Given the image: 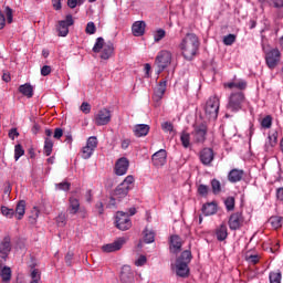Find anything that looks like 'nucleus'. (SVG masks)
Wrapping results in <instances>:
<instances>
[{
    "instance_id": "nucleus-1",
    "label": "nucleus",
    "mask_w": 283,
    "mask_h": 283,
    "mask_svg": "<svg viewBox=\"0 0 283 283\" xmlns=\"http://www.w3.org/2000/svg\"><path fill=\"white\" fill-rule=\"evenodd\" d=\"M181 54L186 61H192L200 50V40L195 33H188L180 43Z\"/></svg>"
},
{
    "instance_id": "nucleus-2",
    "label": "nucleus",
    "mask_w": 283,
    "mask_h": 283,
    "mask_svg": "<svg viewBox=\"0 0 283 283\" xmlns=\"http://www.w3.org/2000/svg\"><path fill=\"white\" fill-rule=\"evenodd\" d=\"M193 255L190 250H185L178 258V277H189L191 270L189 269V264H191V260Z\"/></svg>"
},
{
    "instance_id": "nucleus-3",
    "label": "nucleus",
    "mask_w": 283,
    "mask_h": 283,
    "mask_svg": "<svg viewBox=\"0 0 283 283\" xmlns=\"http://www.w3.org/2000/svg\"><path fill=\"white\" fill-rule=\"evenodd\" d=\"M220 112V98L218 96H211L206 102L205 114L208 120H216L218 113Z\"/></svg>"
},
{
    "instance_id": "nucleus-4",
    "label": "nucleus",
    "mask_w": 283,
    "mask_h": 283,
    "mask_svg": "<svg viewBox=\"0 0 283 283\" xmlns=\"http://www.w3.org/2000/svg\"><path fill=\"white\" fill-rule=\"evenodd\" d=\"M169 253L171 255V271L178 275V237L171 234L168 239Z\"/></svg>"
},
{
    "instance_id": "nucleus-5",
    "label": "nucleus",
    "mask_w": 283,
    "mask_h": 283,
    "mask_svg": "<svg viewBox=\"0 0 283 283\" xmlns=\"http://www.w3.org/2000/svg\"><path fill=\"white\" fill-rule=\"evenodd\" d=\"M155 65H157V74L165 72L171 65V52L167 50L159 51L155 59Z\"/></svg>"
},
{
    "instance_id": "nucleus-6",
    "label": "nucleus",
    "mask_w": 283,
    "mask_h": 283,
    "mask_svg": "<svg viewBox=\"0 0 283 283\" xmlns=\"http://www.w3.org/2000/svg\"><path fill=\"white\" fill-rule=\"evenodd\" d=\"M130 189H134V176L132 175L127 176L124 181L115 188L114 196L120 200L129 193Z\"/></svg>"
},
{
    "instance_id": "nucleus-7",
    "label": "nucleus",
    "mask_w": 283,
    "mask_h": 283,
    "mask_svg": "<svg viewBox=\"0 0 283 283\" xmlns=\"http://www.w3.org/2000/svg\"><path fill=\"white\" fill-rule=\"evenodd\" d=\"M245 101H247V97L244 96V93L242 92L232 93L229 97L227 109H229L230 112H240Z\"/></svg>"
},
{
    "instance_id": "nucleus-8",
    "label": "nucleus",
    "mask_w": 283,
    "mask_h": 283,
    "mask_svg": "<svg viewBox=\"0 0 283 283\" xmlns=\"http://www.w3.org/2000/svg\"><path fill=\"white\" fill-rule=\"evenodd\" d=\"M280 61H282V52H280V49L275 48L265 52V63L269 70H275L277 65H280Z\"/></svg>"
},
{
    "instance_id": "nucleus-9",
    "label": "nucleus",
    "mask_w": 283,
    "mask_h": 283,
    "mask_svg": "<svg viewBox=\"0 0 283 283\" xmlns=\"http://www.w3.org/2000/svg\"><path fill=\"white\" fill-rule=\"evenodd\" d=\"M96 147H98V139L96 138V136L88 137L86 146H84L81 151L82 158L84 160L92 158V154H94Z\"/></svg>"
},
{
    "instance_id": "nucleus-10",
    "label": "nucleus",
    "mask_w": 283,
    "mask_h": 283,
    "mask_svg": "<svg viewBox=\"0 0 283 283\" xmlns=\"http://www.w3.org/2000/svg\"><path fill=\"white\" fill-rule=\"evenodd\" d=\"M115 223L119 231H127L132 229V219H129V214L127 212L118 211Z\"/></svg>"
},
{
    "instance_id": "nucleus-11",
    "label": "nucleus",
    "mask_w": 283,
    "mask_h": 283,
    "mask_svg": "<svg viewBox=\"0 0 283 283\" xmlns=\"http://www.w3.org/2000/svg\"><path fill=\"white\" fill-rule=\"evenodd\" d=\"M228 226L231 231H238L244 227V216L242 212H233L229 220H228Z\"/></svg>"
},
{
    "instance_id": "nucleus-12",
    "label": "nucleus",
    "mask_w": 283,
    "mask_h": 283,
    "mask_svg": "<svg viewBox=\"0 0 283 283\" xmlns=\"http://www.w3.org/2000/svg\"><path fill=\"white\" fill-rule=\"evenodd\" d=\"M94 120H95V125H97V127H103L104 125H109V123L112 122V112L107 108H102L95 115Z\"/></svg>"
},
{
    "instance_id": "nucleus-13",
    "label": "nucleus",
    "mask_w": 283,
    "mask_h": 283,
    "mask_svg": "<svg viewBox=\"0 0 283 283\" xmlns=\"http://www.w3.org/2000/svg\"><path fill=\"white\" fill-rule=\"evenodd\" d=\"M71 25H74V19L72 18V14L66 15L65 20L59 21L56 25L59 36H66L70 34Z\"/></svg>"
},
{
    "instance_id": "nucleus-14",
    "label": "nucleus",
    "mask_w": 283,
    "mask_h": 283,
    "mask_svg": "<svg viewBox=\"0 0 283 283\" xmlns=\"http://www.w3.org/2000/svg\"><path fill=\"white\" fill-rule=\"evenodd\" d=\"M207 125L205 124L195 126V129L192 132L193 142L197 143L198 145H202V143L207 140Z\"/></svg>"
},
{
    "instance_id": "nucleus-15",
    "label": "nucleus",
    "mask_w": 283,
    "mask_h": 283,
    "mask_svg": "<svg viewBox=\"0 0 283 283\" xmlns=\"http://www.w3.org/2000/svg\"><path fill=\"white\" fill-rule=\"evenodd\" d=\"M125 242H127V239H125V237H120L115 242L103 245L102 251H104V253H114V251H120Z\"/></svg>"
},
{
    "instance_id": "nucleus-16",
    "label": "nucleus",
    "mask_w": 283,
    "mask_h": 283,
    "mask_svg": "<svg viewBox=\"0 0 283 283\" xmlns=\"http://www.w3.org/2000/svg\"><path fill=\"white\" fill-rule=\"evenodd\" d=\"M214 158H216V154L213 153V149H211V148H203L199 153L200 163H202L206 167L211 165V163H213Z\"/></svg>"
},
{
    "instance_id": "nucleus-17",
    "label": "nucleus",
    "mask_w": 283,
    "mask_h": 283,
    "mask_svg": "<svg viewBox=\"0 0 283 283\" xmlns=\"http://www.w3.org/2000/svg\"><path fill=\"white\" fill-rule=\"evenodd\" d=\"M12 239L10 238V235H7L3 238V240L0 243V258H2V260H6V258H8V255L10 254V251H12Z\"/></svg>"
},
{
    "instance_id": "nucleus-18",
    "label": "nucleus",
    "mask_w": 283,
    "mask_h": 283,
    "mask_svg": "<svg viewBox=\"0 0 283 283\" xmlns=\"http://www.w3.org/2000/svg\"><path fill=\"white\" fill-rule=\"evenodd\" d=\"M129 169V159L122 157L115 164V174L116 176H125Z\"/></svg>"
},
{
    "instance_id": "nucleus-19",
    "label": "nucleus",
    "mask_w": 283,
    "mask_h": 283,
    "mask_svg": "<svg viewBox=\"0 0 283 283\" xmlns=\"http://www.w3.org/2000/svg\"><path fill=\"white\" fill-rule=\"evenodd\" d=\"M151 160L155 167H164V165L167 163V150H158L153 155Z\"/></svg>"
},
{
    "instance_id": "nucleus-20",
    "label": "nucleus",
    "mask_w": 283,
    "mask_h": 283,
    "mask_svg": "<svg viewBox=\"0 0 283 283\" xmlns=\"http://www.w3.org/2000/svg\"><path fill=\"white\" fill-rule=\"evenodd\" d=\"M165 92H167V82L161 81L154 91L153 99L155 101V103H160V101H163Z\"/></svg>"
},
{
    "instance_id": "nucleus-21",
    "label": "nucleus",
    "mask_w": 283,
    "mask_h": 283,
    "mask_svg": "<svg viewBox=\"0 0 283 283\" xmlns=\"http://www.w3.org/2000/svg\"><path fill=\"white\" fill-rule=\"evenodd\" d=\"M119 279L122 283H134V272L132 271V266L124 265Z\"/></svg>"
},
{
    "instance_id": "nucleus-22",
    "label": "nucleus",
    "mask_w": 283,
    "mask_h": 283,
    "mask_svg": "<svg viewBox=\"0 0 283 283\" xmlns=\"http://www.w3.org/2000/svg\"><path fill=\"white\" fill-rule=\"evenodd\" d=\"M242 178H244V170L242 169L234 168L230 170L228 174V180L229 182H232V184L240 182Z\"/></svg>"
},
{
    "instance_id": "nucleus-23",
    "label": "nucleus",
    "mask_w": 283,
    "mask_h": 283,
    "mask_svg": "<svg viewBox=\"0 0 283 283\" xmlns=\"http://www.w3.org/2000/svg\"><path fill=\"white\" fill-rule=\"evenodd\" d=\"M145 28H147V24L145 21H136L132 25V32L134 36H143L145 34Z\"/></svg>"
},
{
    "instance_id": "nucleus-24",
    "label": "nucleus",
    "mask_w": 283,
    "mask_h": 283,
    "mask_svg": "<svg viewBox=\"0 0 283 283\" xmlns=\"http://www.w3.org/2000/svg\"><path fill=\"white\" fill-rule=\"evenodd\" d=\"M113 55H114V43L108 41L107 43H105L104 48L102 49L101 59H103L104 61H107L112 59Z\"/></svg>"
},
{
    "instance_id": "nucleus-25",
    "label": "nucleus",
    "mask_w": 283,
    "mask_h": 283,
    "mask_svg": "<svg viewBox=\"0 0 283 283\" xmlns=\"http://www.w3.org/2000/svg\"><path fill=\"white\" fill-rule=\"evenodd\" d=\"M149 125L147 124H137L133 132L137 138H143V136H147V134H149Z\"/></svg>"
},
{
    "instance_id": "nucleus-26",
    "label": "nucleus",
    "mask_w": 283,
    "mask_h": 283,
    "mask_svg": "<svg viewBox=\"0 0 283 283\" xmlns=\"http://www.w3.org/2000/svg\"><path fill=\"white\" fill-rule=\"evenodd\" d=\"M216 237L219 242H224V240L229 238L227 224L222 223L219 228L216 229Z\"/></svg>"
},
{
    "instance_id": "nucleus-27",
    "label": "nucleus",
    "mask_w": 283,
    "mask_h": 283,
    "mask_svg": "<svg viewBox=\"0 0 283 283\" xmlns=\"http://www.w3.org/2000/svg\"><path fill=\"white\" fill-rule=\"evenodd\" d=\"M80 209H81V202L78 201V199L71 197L69 199V212L71 213V216H76Z\"/></svg>"
},
{
    "instance_id": "nucleus-28",
    "label": "nucleus",
    "mask_w": 283,
    "mask_h": 283,
    "mask_svg": "<svg viewBox=\"0 0 283 283\" xmlns=\"http://www.w3.org/2000/svg\"><path fill=\"white\" fill-rule=\"evenodd\" d=\"M277 136H279L277 130H274L269 135L268 137L269 142L265 144V151H272L273 147L277 145Z\"/></svg>"
},
{
    "instance_id": "nucleus-29",
    "label": "nucleus",
    "mask_w": 283,
    "mask_h": 283,
    "mask_svg": "<svg viewBox=\"0 0 283 283\" xmlns=\"http://www.w3.org/2000/svg\"><path fill=\"white\" fill-rule=\"evenodd\" d=\"M14 216L17 220H23V216H25V200H20L14 210Z\"/></svg>"
},
{
    "instance_id": "nucleus-30",
    "label": "nucleus",
    "mask_w": 283,
    "mask_h": 283,
    "mask_svg": "<svg viewBox=\"0 0 283 283\" xmlns=\"http://www.w3.org/2000/svg\"><path fill=\"white\" fill-rule=\"evenodd\" d=\"M19 92L27 98H32L34 96V88L30 84H23L19 86Z\"/></svg>"
},
{
    "instance_id": "nucleus-31",
    "label": "nucleus",
    "mask_w": 283,
    "mask_h": 283,
    "mask_svg": "<svg viewBox=\"0 0 283 283\" xmlns=\"http://www.w3.org/2000/svg\"><path fill=\"white\" fill-rule=\"evenodd\" d=\"M224 87H228L229 90H233V87H235L242 92L243 90H247V81L240 80L239 82H229L224 84Z\"/></svg>"
},
{
    "instance_id": "nucleus-32",
    "label": "nucleus",
    "mask_w": 283,
    "mask_h": 283,
    "mask_svg": "<svg viewBox=\"0 0 283 283\" xmlns=\"http://www.w3.org/2000/svg\"><path fill=\"white\" fill-rule=\"evenodd\" d=\"M218 212V206L216 203H206L202 206V213L206 216H213Z\"/></svg>"
},
{
    "instance_id": "nucleus-33",
    "label": "nucleus",
    "mask_w": 283,
    "mask_h": 283,
    "mask_svg": "<svg viewBox=\"0 0 283 283\" xmlns=\"http://www.w3.org/2000/svg\"><path fill=\"white\" fill-rule=\"evenodd\" d=\"M181 145L185 149L191 147V135L187 132H182L180 135Z\"/></svg>"
},
{
    "instance_id": "nucleus-34",
    "label": "nucleus",
    "mask_w": 283,
    "mask_h": 283,
    "mask_svg": "<svg viewBox=\"0 0 283 283\" xmlns=\"http://www.w3.org/2000/svg\"><path fill=\"white\" fill-rule=\"evenodd\" d=\"M156 240V233L149 229L144 230V242L146 244H151Z\"/></svg>"
},
{
    "instance_id": "nucleus-35",
    "label": "nucleus",
    "mask_w": 283,
    "mask_h": 283,
    "mask_svg": "<svg viewBox=\"0 0 283 283\" xmlns=\"http://www.w3.org/2000/svg\"><path fill=\"white\" fill-rule=\"evenodd\" d=\"M282 220L283 218L280 216H273L269 219V222L271 223V227L275 230L282 229Z\"/></svg>"
},
{
    "instance_id": "nucleus-36",
    "label": "nucleus",
    "mask_w": 283,
    "mask_h": 283,
    "mask_svg": "<svg viewBox=\"0 0 283 283\" xmlns=\"http://www.w3.org/2000/svg\"><path fill=\"white\" fill-rule=\"evenodd\" d=\"M223 205L227 211H234L235 210V197H227L223 200Z\"/></svg>"
},
{
    "instance_id": "nucleus-37",
    "label": "nucleus",
    "mask_w": 283,
    "mask_h": 283,
    "mask_svg": "<svg viewBox=\"0 0 283 283\" xmlns=\"http://www.w3.org/2000/svg\"><path fill=\"white\" fill-rule=\"evenodd\" d=\"M153 36L155 43H160V41H163L165 36H167V32L165 31V29H157L156 31H154Z\"/></svg>"
},
{
    "instance_id": "nucleus-38",
    "label": "nucleus",
    "mask_w": 283,
    "mask_h": 283,
    "mask_svg": "<svg viewBox=\"0 0 283 283\" xmlns=\"http://www.w3.org/2000/svg\"><path fill=\"white\" fill-rule=\"evenodd\" d=\"M54 147V142H52V138L46 137L44 140V154L45 156H52V149Z\"/></svg>"
},
{
    "instance_id": "nucleus-39",
    "label": "nucleus",
    "mask_w": 283,
    "mask_h": 283,
    "mask_svg": "<svg viewBox=\"0 0 283 283\" xmlns=\"http://www.w3.org/2000/svg\"><path fill=\"white\" fill-rule=\"evenodd\" d=\"M269 280L270 283H282V272L280 270L276 272H270Z\"/></svg>"
},
{
    "instance_id": "nucleus-40",
    "label": "nucleus",
    "mask_w": 283,
    "mask_h": 283,
    "mask_svg": "<svg viewBox=\"0 0 283 283\" xmlns=\"http://www.w3.org/2000/svg\"><path fill=\"white\" fill-rule=\"evenodd\" d=\"M2 282H10L12 280V270L9 266H4L1 270Z\"/></svg>"
},
{
    "instance_id": "nucleus-41",
    "label": "nucleus",
    "mask_w": 283,
    "mask_h": 283,
    "mask_svg": "<svg viewBox=\"0 0 283 283\" xmlns=\"http://www.w3.org/2000/svg\"><path fill=\"white\" fill-rule=\"evenodd\" d=\"M272 125H273V116L266 115L265 117L262 118L261 127L263 129H271Z\"/></svg>"
},
{
    "instance_id": "nucleus-42",
    "label": "nucleus",
    "mask_w": 283,
    "mask_h": 283,
    "mask_svg": "<svg viewBox=\"0 0 283 283\" xmlns=\"http://www.w3.org/2000/svg\"><path fill=\"white\" fill-rule=\"evenodd\" d=\"M0 211H1L2 216H4V218H9L10 220H11V218H15L14 209H12V208L1 206Z\"/></svg>"
},
{
    "instance_id": "nucleus-43",
    "label": "nucleus",
    "mask_w": 283,
    "mask_h": 283,
    "mask_svg": "<svg viewBox=\"0 0 283 283\" xmlns=\"http://www.w3.org/2000/svg\"><path fill=\"white\" fill-rule=\"evenodd\" d=\"M105 48V39L103 38H97L96 42L93 46V52H95V54H98V52H101V50Z\"/></svg>"
},
{
    "instance_id": "nucleus-44",
    "label": "nucleus",
    "mask_w": 283,
    "mask_h": 283,
    "mask_svg": "<svg viewBox=\"0 0 283 283\" xmlns=\"http://www.w3.org/2000/svg\"><path fill=\"white\" fill-rule=\"evenodd\" d=\"M211 187H212V192L214 193V196H218V193H220V191H222V186L218 179L211 180Z\"/></svg>"
},
{
    "instance_id": "nucleus-45",
    "label": "nucleus",
    "mask_w": 283,
    "mask_h": 283,
    "mask_svg": "<svg viewBox=\"0 0 283 283\" xmlns=\"http://www.w3.org/2000/svg\"><path fill=\"white\" fill-rule=\"evenodd\" d=\"M23 154H25L23 146H21V144L15 145L14 146V159L19 160V158H21V156H23Z\"/></svg>"
},
{
    "instance_id": "nucleus-46",
    "label": "nucleus",
    "mask_w": 283,
    "mask_h": 283,
    "mask_svg": "<svg viewBox=\"0 0 283 283\" xmlns=\"http://www.w3.org/2000/svg\"><path fill=\"white\" fill-rule=\"evenodd\" d=\"M4 14L7 17V23H12L13 17H14V11L10 7L4 8Z\"/></svg>"
},
{
    "instance_id": "nucleus-47",
    "label": "nucleus",
    "mask_w": 283,
    "mask_h": 283,
    "mask_svg": "<svg viewBox=\"0 0 283 283\" xmlns=\"http://www.w3.org/2000/svg\"><path fill=\"white\" fill-rule=\"evenodd\" d=\"M245 260L249 264H258L260 262V255L258 254H247Z\"/></svg>"
},
{
    "instance_id": "nucleus-48",
    "label": "nucleus",
    "mask_w": 283,
    "mask_h": 283,
    "mask_svg": "<svg viewBox=\"0 0 283 283\" xmlns=\"http://www.w3.org/2000/svg\"><path fill=\"white\" fill-rule=\"evenodd\" d=\"M57 227H65L67 224V217H65V213H60L56 217Z\"/></svg>"
},
{
    "instance_id": "nucleus-49",
    "label": "nucleus",
    "mask_w": 283,
    "mask_h": 283,
    "mask_svg": "<svg viewBox=\"0 0 283 283\" xmlns=\"http://www.w3.org/2000/svg\"><path fill=\"white\" fill-rule=\"evenodd\" d=\"M85 32L86 34H96V24H94V22H88Z\"/></svg>"
},
{
    "instance_id": "nucleus-50",
    "label": "nucleus",
    "mask_w": 283,
    "mask_h": 283,
    "mask_svg": "<svg viewBox=\"0 0 283 283\" xmlns=\"http://www.w3.org/2000/svg\"><path fill=\"white\" fill-rule=\"evenodd\" d=\"M198 193H199V196L207 197L208 193H209V186H207V185H199Z\"/></svg>"
},
{
    "instance_id": "nucleus-51",
    "label": "nucleus",
    "mask_w": 283,
    "mask_h": 283,
    "mask_svg": "<svg viewBox=\"0 0 283 283\" xmlns=\"http://www.w3.org/2000/svg\"><path fill=\"white\" fill-rule=\"evenodd\" d=\"M71 184L67 181H63L56 185V189L60 191H70Z\"/></svg>"
},
{
    "instance_id": "nucleus-52",
    "label": "nucleus",
    "mask_w": 283,
    "mask_h": 283,
    "mask_svg": "<svg viewBox=\"0 0 283 283\" xmlns=\"http://www.w3.org/2000/svg\"><path fill=\"white\" fill-rule=\"evenodd\" d=\"M235 41V34H228L223 38L224 45H231Z\"/></svg>"
},
{
    "instance_id": "nucleus-53",
    "label": "nucleus",
    "mask_w": 283,
    "mask_h": 283,
    "mask_svg": "<svg viewBox=\"0 0 283 283\" xmlns=\"http://www.w3.org/2000/svg\"><path fill=\"white\" fill-rule=\"evenodd\" d=\"M80 109L83 112V114H90V112H92V105H90L87 102H83Z\"/></svg>"
},
{
    "instance_id": "nucleus-54",
    "label": "nucleus",
    "mask_w": 283,
    "mask_h": 283,
    "mask_svg": "<svg viewBox=\"0 0 283 283\" xmlns=\"http://www.w3.org/2000/svg\"><path fill=\"white\" fill-rule=\"evenodd\" d=\"M31 280H35V282H41V272L39 271V269L32 270Z\"/></svg>"
},
{
    "instance_id": "nucleus-55",
    "label": "nucleus",
    "mask_w": 283,
    "mask_h": 283,
    "mask_svg": "<svg viewBox=\"0 0 283 283\" xmlns=\"http://www.w3.org/2000/svg\"><path fill=\"white\" fill-rule=\"evenodd\" d=\"M95 209H96L98 216H103L105 213V206L103 205L102 201L96 202Z\"/></svg>"
},
{
    "instance_id": "nucleus-56",
    "label": "nucleus",
    "mask_w": 283,
    "mask_h": 283,
    "mask_svg": "<svg viewBox=\"0 0 283 283\" xmlns=\"http://www.w3.org/2000/svg\"><path fill=\"white\" fill-rule=\"evenodd\" d=\"M147 264V256L140 255L136 261H135V266H145Z\"/></svg>"
},
{
    "instance_id": "nucleus-57",
    "label": "nucleus",
    "mask_w": 283,
    "mask_h": 283,
    "mask_svg": "<svg viewBox=\"0 0 283 283\" xmlns=\"http://www.w3.org/2000/svg\"><path fill=\"white\" fill-rule=\"evenodd\" d=\"M161 129L164 132H174V124H171V122H165L164 124H161Z\"/></svg>"
},
{
    "instance_id": "nucleus-58",
    "label": "nucleus",
    "mask_w": 283,
    "mask_h": 283,
    "mask_svg": "<svg viewBox=\"0 0 283 283\" xmlns=\"http://www.w3.org/2000/svg\"><path fill=\"white\" fill-rule=\"evenodd\" d=\"M50 74H52V66H50V65L42 66L41 75L42 76H50Z\"/></svg>"
},
{
    "instance_id": "nucleus-59",
    "label": "nucleus",
    "mask_w": 283,
    "mask_h": 283,
    "mask_svg": "<svg viewBox=\"0 0 283 283\" xmlns=\"http://www.w3.org/2000/svg\"><path fill=\"white\" fill-rule=\"evenodd\" d=\"M53 138H55V140H61V138H63V129L59 127L55 128L53 133Z\"/></svg>"
},
{
    "instance_id": "nucleus-60",
    "label": "nucleus",
    "mask_w": 283,
    "mask_h": 283,
    "mask_svg": "<svg viewBox=\"0 0 283 283\" xmlns=\"http://www.w3.org/2000/svg\"><path fill=\"white\" fill-rule=\"evenodd\" d=\"M268 3L274 8H283V0H268Z\"/></svg>"
},
{
    "instance_id": "nucleus-61",
    "label": "nucleus",
    "mask_w": 283,
    "mask_h": 283,
    "mask_svg": "<svg viewBox=\"0 0 283 283\" xmlns=\"http://www.w3.org/2000/svg\"><path fill=\"white\" fill-rule=\"evenodd\" d=\"M9 138L11 140H14L15 138H19V130H17V128H11L9 130Z\"/></svg>"
},
{
    "instance_id": "nucleus-62",
    "label": "nucleus",
    "mask_w": 283,
    "mask_h": 283,
    "mask_svg": "<svg viewBox=\"0 0 283 283\" xmlns=\"http://www.w3.org/2000/svg\"><path fill=\"white\" fill-rule=\"evenodd\" d=\"M72 260H74V253H73V252H69V253L65 255V263H66V266H72Z\"/></svg>"
},
{
    "instance_id": "nucleus-63",
    "label": "nucleus",
    "mask_w": 283,
    "mask_h": 283,
    "mask_svg": "<svg viewBox=\"0 0 283 283\" xmlns=\"http://www.w3.org/2000/svg\"><path fill=\"white\" fill-rule=\"evenodd\" d=\"M276 198L283 202V187L276 189Z\"/></svg>"
},
{
    "instance_id": "nucleus-64",
    "label": "nucleus",
    "mask_w": 283,
    "mask_h": 283,
    "mask_svg": "<svg viewBox=\"0 0 283 283\" xmlns=\"http://www.w3.org/2000/svg\"><path fill=\"white\" fill-rule=\"evenodd\" d=\"M52 6L54 10H61L62 8L61 0H52Z\"/></svg>"
}]
</instances>
